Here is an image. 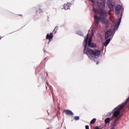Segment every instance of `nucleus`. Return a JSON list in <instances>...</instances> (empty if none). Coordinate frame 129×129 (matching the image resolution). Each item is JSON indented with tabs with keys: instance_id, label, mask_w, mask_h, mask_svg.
I'll list each match as a JSON object with an SVG mask.
<instances>
[{
	"instance_id": "obj_25",
	"label": "nucleus",
	"mask_w": 129,
	"mask_h": 129,
	"mask_svg": "<svg viewBox=\"0 0 129 129\" xmlns=\"http://www.w3.org/2000/svg\"><path fill=\"white\" fill-rule=\"evenodd\" d=\"M121 17H122V14H121Z\"/></svg>"
},
{
	"instance_id": "obj_12",
	"label": "nucleus",
	"mask_w": 129,
	"mask_h": 129,
	"mask_svg": "<svg viewBox=\"0 0 129 129\" xmlns=\"http://www.w3.org/2000/svg\"><path fill=\"white\" fill-rule=\"evenodd\" d=\"M110 38H109L107 41H106L105 42L103 43V45L106 47L108 44H109V42H110Z\"/></svg>"
},
{
	"instance_id": "obj_8",
	"label": "nucleus",
	"mask_w": 129,
	"mask_h": 129,
	"mask_svg": "<svg viewBox=\"0 0 129 129\" xmlns=\"http://www.w3.org/2000/svg\"><path fill=\"white\" fill-rule=\"evenodd\" d=\"M53 33H50V34H47L46 37V40H49V41H51V39H53Z\"/></svg>"
},
{
	"instance_id": "obj_2",
	"label": "nucleus",
	"mask_w": 129,
	"mask_h": 129,
	"mask_svg": "<svg viewBox=\"0 0 129 129\" xmlns=\"http://www.w3.org/2000/svg\"><path fill=\"white\" fill-rule=\"evenodd\" d=\"M88 42V34L87 35V36L85 38L84 41V52L85 54H87L88 56H91V57H96V56H99L101 54V51L98 49H95L92 50L91 48H88L87 47V42Z\"/></svg>"
},
{
	"instance_id": "obj_10",
	"label": "nucleus",
	"mask_w": 129,
	"mask_h": 129,
	"mask_svg": "<svg viewBox=\"0 0 129 129\" xmlns=\"http://www.w3.org/2000/svg\"><path fill=\"white\" fill-rule=\"evenodd\" d=\"M114 4L111 2H110L108 4V8L110 10V11H113V7Z\"/></svg>"
},
{
	"instance_id": "obj_11",
	"label": "nucleus",
	"mask_w": 129,
	"mask_h": 129,
	"mask_svg": "<svg viewBox=\"0 0 129 129\" xmlns=\"http://www.w3.org/2000/svg\"><path fill=\"white\" fill-rule=\"evenodd\" d=\"M88 45L89 47H91V48H95V47H96V44L92 42H91L90 44L88 43Z\"/></svg>"
},
{
	"instance_id": "obj_7",
	"label": "nucleus",
	"mask_w": 129,
	"mask_h": 129,
	"mask_svg": "<svg viewBox=\"0 0 129 129\" xmlns=\"http://www.w3.org/2000/svg\"><path fill=\"white\" fill-rule=\"evenodd\" d=\"M63 112L65 113L67 115H73L74 114L73 112L70 110H64Z\"/></svg>"
},
{
	"instance_id": "obj_20",
	"label": "nucleus",
	"mask_w": 129,
	"mask_h": 129,
	"mask_svg": "<svg viewBox=\"0 0 129 129\" xmlns=\"http://www.w3.org/2000/svg\"><path fill=\"white\" fill-rule=\"evenodd\" d=\"M85 128H86V129H89V126L88 125H86V126H85Z\"/></svg>"
},
{
	"instance_id": "obj_14",
	"label": "nucleus",
	"mask_w": 129,
	"mask_h": 129,
	"mask_svg": "<svg viewBox=\"0 0 129 129\" xmlns=\"http://www.w3.org/2000/svg\"><path fill=\"white\" fill-rule=\"evenodd\" d=\"M57 30H58V26H56L52 32V34H56V33H57Z\"/></svg>"
},
{
	"instance_id": "obj_27",
	"label": "nucleus",
	"mask_w": 129,
	"mask_h": 129,
	"mask_svg": "<svg viewBox=\"0 0 129 129\" xmlns=\"http://www.w3.org/2000/svg\"><path fill=\"white\" fill-rule=\"evenodd\" d=\"M46 89H47V87H46Z\"/></svg>"
},
{
	"instance_id": "obj_6",
	"label": "nucleus",
	"mask_w": 129,
	"mask_h": 129,
	"mask_svg": "<svg viewBox=\"0 0 129 129\" xmlns=\"http://www.w3.org/2000/svg\"><path fill=\"white\" fill-rule=\"evenodd\" d=\"M94 18L95 20V24L96 25H98V24H99V21H100V20H101V18L97 16L96 15H94Z\"/></svg>"
},
{
	"instance_id": "obj_19",
	"label": "nucleus",
	"mask_w": 129,
	"mask_h": 129,
	"mask_svg": "<svg viewBox=\"0 0 129 129\" xmlns=\"http://www.w3.org/2000/svg\"><path fill=\"white\" fill-rule=\"evenodd\" d=\"M91 41H92L91 38H89L88 40V43L89 44V45H90V43H91Z\"/></svg>"
},
{
	"instance_id": "obj_15",
	"label": "nucleus",
	"mask_w": 129,
	"mask_h": 129,
	"mask_svg": "<svg viewBox=\"0 0 129 129\" xmlns=\"http://www.w3.org/2000/svg\"><path fill=\"white\" fill-rule=\"evenodd\" d=\"M96 122V118H93L90 122V124H93L94 123H95Z\"/></svg>"
},
{
	"instance_id": "obj_21",
	"label": "nucleus",
	"mask_w": 129,
	"mask_h": 129,
	"mask_svg": "<svg viewBox=\"0 0 129 129\" xmlns=\"http://www.w3.org/2000/svg\"><path fill=\"white\" fill-rule=\"evenodd\" d=\"M94 129H99V127L96 126Z\"/></svg>"
},
{
	"instance_id": "obj_16",
	"label": "nucleus",
	"mask_w": 129,
	"mask_h": 129,
	"mask_svg": "<svg viewBox=\"0 0 129 129\" xmlns=\"http://www.w3.org/2000/svg\"><path fill=\"white\" fill-rule=\"evenodd\" d=\"M36 13H39V14H43V11L40 8H39L38 10L36 11Z\"/></svg>"
},
{
	"instance_id": "obj_5",
	"label": "nucleus",
	"mask_w": 129,
	"mask_h": 129,
	"mask_svg": "<svg viewBox=\"0 0 129 129\" xmlns=\"http://www.w3.org/2000/svg\"><path fill=\"white\" fill-rule=\"evenodd\" d=\"M121 6L117 5L115 7V13L116 15H119V13H120V10H121Z\"/></svg>"
},
{
	"instance_id": "obj_26",
	"label": "nucleus",
	"mask_w": 129,
	"mask_h": 129,
	"mask_svg": "<svg viewBox=\"0 0 129 129\" xmlns=\"http://www.w3.org/2000/svg\"><path fill=\"white\" fill-rule=\"evenodd\" d=\"M47 75H48V74H46Z\"/></svg>"
},
{
	"instance_id": "obj_9",
	"label": "nucleus",
	"mask_w": 129,
	"mask_h": 129,
	"mask_svg": "<svg viewBox=\"0 0 129 129\" xmlns=\"http://www.w3.org/2000/svg\"><path fill=\"white\" fill-rule=\"evenodd\" d=\"M71 6H72V4H71V3H67V4H64L63 8L65 10H69V9H70V7H71Z\"/></svg>"
},
{
	"instance_id": "obj_23",
	"label": "nucleus",
	"mask_w": 129,
	"mask_h": 129,
	"mask_svg": "<svg viewBox=\"0 0 129 129\" xmlns=\"http://www.w3.org/2000/svg\"><path fill=\"white\" fill-rule=\"evenodd\" d=\"M2 38H3V37H0V40H2Z\"/></svg>"
},
{
	"instance_id": "obj_22",
	"label": "nucleus",
	"mask_w": 129,
	"mask_h": 129,
	"mask_svg": "<svg viewBox=\"0 0 129 129\" xmlns=\"http://www.w3.org/2000/svg\"><path fill=\"white\" fill-rule=\"evenodd\" d=\"M105 21H106V23H108V21L106 19H105Z\"/></svg>"
},
{
	"instance_id": "obj_4",
	"label": "nucleus",
	"mask_w": 129,
	"mask_h": 129,
	"mask_svg": "<svg viewBox=\"0 0 129 129\" xmlns=\"http://www.w3.org/2000/svg\"><path fill=\"white\" fill-rule=\"evenodd\" d=\"M112 35V30L110 29L108 30L105 34V39H108L110 36Z\"/></svg>"
},
{
	"instance_id": "obj_24",
	"label": "nucleus",
	"mask_w": 129,
	"mask_h": 129,
	"mask_svg": "<svg viewBox=\"0 0 129 129\" xmlns=\"http://www.w3.org/2000/svg\"><path fill=\"white\" fill-rule=\"evenodd\" d=\"M19 16H20L21 17H22L23 16L22 15V14L19 15Z\"/></svg>"
},
{
	"instance_id": "obj_1",
	"label": "nucleus",
	"mask_w": 129,
	"mask_h": 129,
	"mask_svg": "<svg viewBox=\"0 0 129 129\" xmlns=\"http://www.w3.org/2000/svg\"><path fill=\"white\" fill-rule=\"evenodd\" d=\"M97 4L99 9L93 8V12L103 18H106L108 16L107 12L103 10L105 8V0H97Z\"/></svg>"
},
{
	"instance_id": "obj_18",
	"label": "nucleus",
	"mask_w": 129,
	"mask_h": 129,
	"mask_svg": "<svg viewBox=\"0 0 129 129\" xmlns=\"http://www.w3.org/2000/svg\"><path fill=\"white\" fill-rule=\"evenodd\" d=\"M46 84H47L48 87H49L50 89H51V88H52V86L51 85H49V83H48V82H46Z\"/></svg>"
},
{
	"instance_id": "obj_13",
	"label": "nucleus",
	"mask_w": 129,
	"mask_h": 129,
	"mask_svg": "<svg viewBox=\"0 0 129 129\" xmlns=\"http://www.w3.org/2000/svg\"><path fill=\"white\" fill-rule=\"evenodd\" d=\"M104 122L105 124H107V123H109L110 122V118H107L104 120Z\"/></svg>"
},
{
	"instance_id": "obj_3",
	"label": "nucleus",
	"mask_w": 129,
	"mask_h": 129,
	"mask_svg": "<svg viewBox=\"0 0 129 129\" xmlns=\"http://www.w3.org/2000/svg\"><path fill=\"white\" fill-rule=\"evenodd\" d=\"M120 22H121V17L119 19H115L113 22V24H114V31H115V28H118V26H119V24H120Z\"/></svg>"
},
{
	"instance_id": "obj_17",
	"label": "nucleus",
	"mask_w": 129,
	"mask_h": 129,
	"mask_svg": "<svg viewBox=\"0 0 129 129\" xmlns=\"http://www.w3.org/2000/svg\"><path fill=\"white\" fill-rule=\"evenodd\" d=\"M74 118L75 120H79L80 118L79 117V116H75Z\"/></svg>"
}]
</instances>
